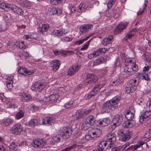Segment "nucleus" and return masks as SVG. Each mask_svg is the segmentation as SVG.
<instances>
[{
	"instance_id": "obj_1",
	"label": "nucleus",
	"mask_w": 151,
	"mask_h": 151,
	"mask_svg": "<svg viewBox=\"0 0 151 151\" xmlns=\"http://www.w3.org/2000/svg\"><path fill=\"white\" fill-rule=\"evenodd\" d=\"M120 100V97H115L111 99L108 100L103 104L101 109L102 113H109L117 109L118 107L119 101Z\"/></svg>"
},
{
	"instance_id": "obj_2",
	"label": "nucleus",
	"mask_w": 151,
	"mask_h": 151,
	"mask_svg": "<svg viewBox=\"0 0 151 151\" xmlns=\"http://www.w3.org/2000/svg\"><path fill=\"white\" fill-rule=\"evenodd\" d=\"M83 76V82L86 84L94 83L96 82L98 79L97 76L93 73H85Z\"/></svg>"
},
{
	"instance_id": "obj_3",
	"label": "nucleus",
	"mask_w": 151,
	"mask_h": 151,
	"mask_svg": "<svg viewBox=\"0 0 151 151\" xmlns=\"http://www.w3.org/2000/svg\"><path fill=\"white\" fill-rule=\"evenodd\" d=\"M95 121L94 116L92 115L87 117L82 123V129L84 131L87 130L94 124Z\"/></svg>"
},
{
	"instance_id": "obj_4",
	"label": "nucleus",
	"mask_w": 151,
	"mask_h": 151,
	"mask_svg": "<svg viewBox=\"0 0 151 151\" xmlns=\"http://www.w3.org/2000/svg\"><path fill=\"white\" fill-rule=\"evenodd\" d=\"M60 132L62 134L63 138L67 139L71 136L73 130L70 127L67 126L63 127L60 129Z\"/></svg>"
},
{
	"instance_id": "obj_5",
	"label": "nucleus",
	"mask_w": 151,
	"mask_h": 151,
	"mask_svg": "<svg viewBox=\"0 0 151 151\" xmlns=\"http://www.w3.org/2000/svg\"><path fill=\"white\" fill-rule=\"evenodd\" d=\"M47 141L42 138L35 139L31 144V145L35 148H42L45 145Z\"/></svg>"
},
{
	"instance_id": "obj_6",
	"label": "nucleus",
	"mask_w": 151,
	"mask_h": 151,
	"mask_svg": "<svg viewBox=\"0 0 151 151\" xmlns=\"http://www.w3.org/2000/svg\"><path fill=\"white\" fill-rule=\"evenodd\" d=\"M151 118V111L150 110L144 111L140 116L139 121L141 124Z\"/></svg>"
},
{
	"instance_id": "obj_7",
	"label": "nucleus",
	"mask_w": 151,
	"mask_h": 151,
	"mask_svg": "<svg viewBox=\"0 0 151 151\" xmlns=\"http://www.w3.org/2000/svg\"><path fill=\"white\" fill-rule=\"evenodd\" d=\"M45 87L44 83L42 81H38L35 82L31 87L32 90L40 92Z\"/></svg>"
},
{
	"instance_id": "obj_8",
	"label": "nucleus",
	"mask_w": 151,
	"mask_h": 151,
	"mask_svg": "<svg viewBox=\"0 0 151 151\" xmlns=\"http://www.w3.org/2000/svg\"><path fill=\"white\" fill-rule=\"evenodd\" d=\"M23 130V127L19 124L13 125L10 129L11 132L14 134L17 135L20 134Z\"/></svg>"
},
{
	"instance_id": "obj_9",
	"label": "nucleus",
	"mask_w": 151,
	"mask_h": 151,
	"mask_svg": "<svg viewBox=\"0 0 151 151\" xmlns=\"http://www.w3.org/2000/svg\"><path fill=\"white\" fill-rule=\"evenodd\" d=\"M122 119L123 118L121 114H117L113 120L114 124L111 126L112 128L114 129L116 127L119 126L121 124Z\"/></svg>"
},
{
	"instance_id": "obj_10",
	"label": "nucleus",
	"mask_w": 151,
	"mask_h": 151,
	"mask_svg": "<svg viewBox=\"0 0 151 151\" xmlns=\"http://www.w3.org/2000/svg\"><path fill=\"white\" fill-rule=\"evenodd\" d=\"M92 28V26L89 24H85L80 27V34L81 35L89 32Z\"/></svg>"
},
{
	"instance_id": "obj_11",
	"label": "nucleus",
	"mask_w": 151,
	"mask_h": 151,
	"mask_svg": "<svg viewBox=\"0 0 151 151\" xmlns=\"http://www.w3.org/2000/svg\"><path fill=\"white\" fill-rule=\"evenodd\" d=\"M68 32L69 30L67 29L62 28L59 30L54 29L52 33L53 35H56L58 37H60L65 35Z\"/></svg>"
},
{
	"instance_id": "obj_12",
	"label": "nucleus",
	"mask_w": 151,
	"mask_h": 151,
	"mask_svg": "<svg viewBox=\"0 0 151 151\" xmlns=\"http://www.w3.org/2000/svg\"><path fill=\"white\" fill-rule=\"evenodd\" d=\"M18 72L20 74L24 75H30L34 73V71L33 70H28L23 66H21L18 70Z\"/></svg>"
},
{
	"instance_id": "obj_13",
	"label": "nucleus",
	"mask_w": 151,
	"mask_h": 151,
	"mask_svg": "<svg viewBox=\"0 0 151 151\" xmlns=\"http://www.w3.org/2000/svg\"><path fill=\"white\" fill-rule=\"evenodd\" d=\"M80 65L78 64L70 67L68 71V74L69 76H72L75 74L79 69Z\"/></svg>"
},
{
	"instance_id": "obj_14",
	"label": "nucleus",
	"mask_w": 151,
	"mask_h": 151,
	"mask_svg": "<svg viewBox=\"0 0 151 151\" xmlns=\"http://www.w3.org/2000/svg\"><path fill=\"white\" fill-rule=\"evenodd\" d=\"M94 138L99 137L102 134L101 130L98 128H93L90 130Z\"/></svg>"
},
{
	"instance_id": "obj_15",
	"label": "nucleus",
	"mask_w": 151,
	"mask_h": 151,
	"mask_svg": "<svg viewBox=\"0 0 151 151\" xmlns=\"http://www.w3.org/2000/svg\"><path fill=\"white\" fill-rule=\"evenodd\" d=\"M55 122L54 118L53 117H46L44 118L42 121L43 124H47L48 125H52Z\"/></svg>"
},
{
	"instance_id": "obj_16",
	"label": "nucleus",
	"mask_w": 151,
	"mask_h": 151,
	"mask_svg": "<svg viewBox=\"0 0 151 151\" xmlns=\"http://www.w3.org/2000/svg\"><path fill=\"white\" fill-rule=\"evenodd\" d=\"M107 138L108 142H110V144H112L116 140V135L114 133H109L107 135Z\"/></svg>"
},
{
	"instance_id": "obj_17",
	"label": "nucleus",
	"mask_w": 151,
	"mask_h": 151,
	"mask_svg": "<svg viewBox=\"0 0 151 151\" xmlns=\"http://www.w3.org/2000/svg\"><path fill=\"white\" fill-rule=\"evenodd\" d=\"M114 36L112 35L108 36L104 39L102 41L103 44L106 45L111 43L113 40Z\"/></svg>"
},
{
	"instance_id": "obj_18",
	"label": "nucleus",
	"mask_w": 151,
	"mask_h": 151,
	"mask_svg": "<svg viewBox=\"0 0 151 151\" xmlns=\"http://www.w3.org/2000/svg\"><path fill=\"white\" fill-rule=\"evenodd\" d=\"M14 101V100L11 99H6L5 102L7 108H12L13 107L14 108H15L16 105Z\"/></svg>"
},
{
	"instance_id": "obj_19",
	"label": "nucleus",
	"mask_w": 151,
	"mask_h": 151,
	"mask_svg": "<svg viewBox=\"0 0 151 151\" xmlns=\"http://www.w3.org/2000/svg\"><path fill=\"white\" fill-rule=\"evenodd\" d=\"M13 78L14 76H8L7 78L6 86L9 89H11L13 87V81L12 79Z\"/></svg>"
},
{
	"instance_id": "obj_20",
	"label": "nucleus",
	"mask_w": 151,
	"mask_h": 151,
	"mask_svg": "<svg viewBox=\"0 0 151 151\" xmlns=\"http://www.w3.org/2000/svg\"><path fill=\"white\" fill-rule=\"evenodd\" d=\"M134 72H133L130 69L127 68V66L124 67V71L123 73V74L125 78H128L131 75H133Z\"/></svg>"
},
{
	"instance_id": "obj_21",
	"label": "nucleus",
	"mask_w": 151,
	"mask_h": 151,
	"mask_svg": "<svg viewBox=\"0 0 151 151\" xmlns=\"http://www.w3.org/2000/svg\"><path fill=\"white\" fill-rule=\"evenodd\" d=\"M128 83L130 84V86L132 88V90L134 91L137 89V86L138 85V83L137 80L134 79L130 80Z\"/></svg>"
},
{
	"instance_id": "obj_22",
	"label": "nucleus",
	"mask_w": 151,
	"mask_h": 151,
	"mask_svg": "<svg viewBox=\"0 0 151 151\" xmlns=\"http://www.w3.org/2000/svg\"><path fill=\"white\" fill-rule=\"evenodd\" d=\"M88 7V6L86 5V3L83 5V3H81L78 8L77 11L79 13L84 12Z\"/></svg>"
},
{
	"instance_id": "obj_23",
	"label": "nucleus",
	"mask_w": 151,
	"mask_h": 151,
	"mask_svg": "<svg viewBox=\"0 0 151 151\" xmlns=\"http://www.w3.org/2000/svg\"><path fill=\"white\" fill-rule=\"evenodd\" d=\"M49 28V26L47 24H44L42 25V27H38V30L39 32L43 33L47 31Z\"/></svg>"
},
{
	"instance_id": "obj_24",
	"label": "nucleus",
	"mask_w": 151,
	"mask_h": 151,
	"mask_svg": "<svg viewBox=\"0 0 151 151\" xmlns=\"http://www.w3.org/2000/svg\"><path fill=\"white\" fill-rule=\"evenodd\" d=\"M124 115L125 118L129 121L131 120L134 118V114L129 111H127L125 112Z\"/></svg>"
},
{
	"instance_id": "obj_25",
	"label": "nucleus",
	"mask_w": 151,
	"mask_h": 151,
	"mask_svg": "<svg viewBox=\"0 0 151 151\" xmlns=\"http://www.w3.org/2000/svg\"><path fill=\"white\" fill-rule=\"evenodd\" d=\"M52 63L53 70L54 71H56L60 67V62L57 60H55L52 61Z\"/></svg>"
},
{
	"instance_id": "obj_26",
	"label": "nucleus",
	"mask_w": 151,
	"mask_h": 151,
	"mask_svg": "<svg viewBox=\"0 0 151 151\" xmlns=\"http://www.w3.org/2000/svg\"><path fill=\"white\" fill-rule=\"evenodd\" d=\"M13 120L10 118L4 119L1 120V122L4 126H9L10 124L13 123Z\"/></svg>"
},
{
	"instance_id": "obj_27",
	"label": "nucleus",
	"mask_w": 151,
	"mask_h": 151,
	"mask_svg": "<svg viewBox=\"0 0 151 151\" xmlns=\"http://www.w3.org/2000/svg\"><path fill=\"white\" fill-rule=\"evenodd\" d=\"M24 99H22V101H31L32 99V97L28 94L24 93H21L20 95Z\"/></svg>"
},
{
	"instance_id": "obj_28",
	"label": "nucleus",
	"mask_w": 151,
	"mask_h": 151,
	"mask_svg": "<svg viewBox=\"0 0 151 151\" xmlns=\"http://www.w3.org/2000/svg\"><path fill=\"white\" fill-rule=\"evenodd\" d=\"M99 123L100 125L102 126H107L110 124V119L108 118H104L101 121H99Z\"/></svg>"
},
{
	"instance_id": "obj_29",
	"label": "nucleus",
	"mask_w": 151,
	"mask_h": 151,
	"mask_svg": "<svg viewBox=\"0 0 151 151\" xmlns=\"http://www.w3.org/2000/svg\"><path fill=\"white\" fill-rule=\"evenodd\" d=\"M148 2L147 1H145L143 5L142 8L140 9L139 11L137 13V15H142L144 12Z\"/></svg>"
},
{
	"instance_id": "obj_30",
	"label": "nucleus",
	"mask_w": 151,
	"mask_h": 151,
	"mask_svg": "<svg viewBox=\"0 0 151 151\" xmlns=\"http://www.w3.org/2000/svg\"><path fill=\"white\" fill-rule=\"evenodd\" d=\"M104 62V59L102 57L99 58L96 60L94 62L93 65L96 66L99 65Z\"/></svg>"
},
{
	"instance_id": "obj_31",
	"label": "nucleus",
	"mask_w": 151,
	"mask_h": 151,
	"mask_svg": "<svg viewBox=\"0 0 151 151\" xmlns=\"http://www.w3.org/2000/svg\"><path fill=\"white\" fill-rule=\"evenodd\" d=\"M15 7V5L6 3L5 5L4 10L7 11L10 10L14 11Z\"/></svg>"
},
{
	"instance_id": "obj_32",
	"label": "nucleus",
	"mask_w": 151,
	"mask_h": 151,
	"mask_svg": "<svg viewBox=\"0 0 151 151\" xmlns=\"http://www.w3.org/2000/svg\"><path fill=\"white\" fill-rule=\"evenodd\" d=\"M38 124V120L36 119L30 120L29 122V125L32 127H35Z\"/></svg>"
},
{
	"instance_id": "obj_33",
	"label": "nucleus",
	"mask_w": 151,
	"mask_h": 151,
	"mask_svg": "<svg viewBox=\"0 0 151 151\" xmlns=\"http://www.w3.org/2000/svg\"><path fill=\"white\" fill-rule=\"evenodd\" d=\"M103 86V85L101 84L96 85L93 88L91 91L95 95Z\"/></svg>"
},
{
	"instance_id": "obj_34",
	"label": "nucleus",
	"mask_w": 151,
	"mask_h": 151,
	"mask_svg": "<svg viewBox=\"0 0 151 151\" xmlns=\"http://www.w3.org/2000/svg\"><path fill=\"white\" fill-rule=\"evenodd\" d=\"M128 23L125 22L124 23H120L117 27L119 29V31L122 32L124 29H125L128 25Z\"/></svg>"
},
{
	"instance_id": "obj_35",
	"label": "nucleus",
	"mask_w": 151,
	"mask_h": 151,
	"mask_svg": "<svg viewBox=\"0 0 151 151\" xmlns=\"http://www.w3.org/2000/svg\"><path fill=\"white\" fill-rule=\"evenodd\" d=\"M137 75L138 77L142 79H144L147 81L149 80L148 75L146 74L139 73H137Z\"/></svg>"
},
{
	"instance_id": "obj_36",
	"label": "nucleus",
	"mask_w": 151,
	"mask_h": 151,
	"mask_svg": "<svg viewBox=\"0 0 151 151\" xmlns=\"http://www.w3.org/2000/svg\"><path fill=\"white\" fill-rule=\"evenodd\" d=\"M59 95L57 94H53L51 95L47 98V101H56L59 97Z\"/></svg>"
},
{
	"instance_id": "obj_37",
	"label": "nucleus",
	"mask_w": 151,
	"mask_h": 151,
	"mask_svg": "<svg viewBox=\"0 0 151 151\" xmlns=\"http://www.w3.org/2000/svg\"><path fill=\"white\" fill-rule=\"evenodd\" d=\"M62 137H63V136L61 134H57L54 136L52 139L55 142H59L60 141L61 138Z\"/></svg>"
},
{
	"instance_id": "obj_38",
	"label": "nucleus",
	"mask_w": 151,
	"mask_h": 151,
	"mask_svg": "<svg viewBox=\"0 0 151 151\" xmlns=\"http://www.w3.org/2000/svg\"><path fill=\"white\" fill-rule=\"evenodd\" d=\"M91 36V35L85 37L83 39L80 40L78 41H76L74 42V44L76 45H79L83 43L85 41H86L88 40Z\"/></svg>"
},
{
	"instance_id": "obj_39",
	"label": "nucleus",
	"mask_w": 151,
	"mask_h": 151,
	"mask_svg": "<svg viewBox=\"0 0 151 151\" xmlns=\"http://www.w3.org/2000/svg\"><path fill=\"white\" fill-rule=\"evenodd\" d=\"M122 140L123 141L125 142L129 140L131 138L129 133L128 132H125V134L123 136Z\"/></svg>"
},
{
	"instance_id": "obj_40",
	"label": "nucleus",
	"mask_w": 151,
	"mask_h": 151,
	"mask_svg": "<svg viewBox=\"0 0 151 151\" xmlns=\"http://www.w3.org/2000/svg\"><path fill=\"white\" fill-rule=\"evenodd\" d=\"M84 114H85L84 111L81 110H78L76 112V117L78 119L83 117Z\"/></svg>"
},
{
	"instance_id": "obj_41",
	"label": "nucleus",
	"mask_w": 151,
	"mask_h": 151,
	"mask_svg": "<svg viewBox=\"0 0 151 151\" xmlns=\"http://www.w3.org/2000/svg\"><path fill=\"white\" fill-rule=\"evenodd\" d=\"M14 11V12L20 15H22L24 13V12L22 9L16 5Z\"/></svg>"
},
{
	"instance_id": "obj_42",
	"label": "nucleus",
	"mask_w": 151,
	"mask_h": 151,
	"mask_svg": "<svg viewBox=\"0 0 151 151\" xmlns=\"http://www.w3.org/2000/svg\"><path fill=\"white\" fill-rule=\"evenodd\" d=\"M24 111H20L16 114V119H19L22 118L24 116Z\"/></svg>"
},
{
	"instance_id": "obj_43",
	"label": "nucleus",
	"mask_w": 151,
	"mask_h": 151,
	"mask_svg": "<svg viewBox=\"0 0 151 151\" xmlns=\"http://www.w3.org/2000/svg\"><path fill=\"white\" fill-rule=\"evenodd\" d=\"M106 142L104 141H102L100 142L98 145V148L102 149L103 151L104 148L106 145Z\"/></svg>"
},
{
	"instance_id": "obj_44",
	"label": "nucleus",
	"mask_w": 151,
	"mask_h": 151,
	"mask_svg": "<svg viewBox=\"0 0 151 151\" xmlns=\"http://www.w3.org/2000/svg\"><path fill=\"white\" fill-rule=\"evenodd\" d=\"M130 84H128L125 87V91L126 92L128 93H132L134 92V91L132 90V88L130 86Z\"/></svg>"
},
{
	"instance_id": "obj_45",
	"label": "nucleus",
	"mask_w": 151,
	"mask_h": 151,
	"mask_svg": "<svg viewBox=\"0 0 151 151\" xmlns=\"http://www.w3.org/2000/svg\"><path fill=\"white\" fill-rule=\"evenodd\" d=\"M123 126L125 128H128L131 127L132 126V124L130 121H127L123 124Z\"/></svg>"
},
{
	"instance_id": "obj_46",
	"label": "nucleus",
	"mask_w": 151,
	"mask_h": 151,
	"mask_svg": "<svg viewBox=\"0 0 151 151\" xmlns=\"http://www.w3.org/2000/svg\"><path fill=\"white\" fill-rule=\"evenodd\" d=\"M90 131H88V133L86 135L85 138L87 140H91L94 138L92 136V134Z\"/></svg>"
},
{
	"instance_id": "obj_47",
	"label": "nucleus",
	"mask_w": 151,
	"mask_h": 151,
	"mask_svg": "<svg viewBox=\"0 0 151 151\" xmlns=\"http://www.w3.org/2000/svg\"><path fill=\"white\" fill-rule=\"evenodd\" d=\"M144 138L146 139L151 138V127L150 129L145 134Z\"/></svg>"
},
{
	"instance_id": "obj_48",
	"label": "nucleus",
	"mask_w": 151,
	"mask_h": 151,
	"mask_svg": "<svg viewBox=\"0 0 151 151\" xmlns=\"http://www.w3.org/2000/svg\"><path fill=\"white\" fill-rule=\"evenodd\" d=\"M116 0H110L107 4V7L108 9H110L114 4Z\"/></svg>"
},
{
	"instance_id": "obj_49",
	"label": "nucleus",
	"mask_w": 151,
	"mask_h": 151,
	"mask_svg": "<svg viewBox=\"0 0 151 151\" xmlns=\"http://www.w3.org/2000/svg\"><path fill=\"white\" fill-rule=\"evenodd\" d=\"M17 145L15 144V143L13 142L10 144L9 147L10 149L13 150H17Z\"/></svg>"
},
{
	"instance_id": "obj_50",
	"label": "nucleus",
	"mask_w": 151,
	"mask_h": 151,
	"mask_svg": "<svg viewBox=\"0 0 151 151\" xmlns=\"http://www.w3.org/2000/svg\"><path fill=\"white\" fill-rule=\"evenodd\" d=\"M91 40V39H90L87 42L85 43L84 44L83 46L81 49V50H86L88 47L89 43L90 42Z\"/></svg>"
},
{
	"instance_id": "obj_51",
	"label": "nucleus",
	"mask_w": 151,
	"mask_h": 151,
	"mask_svg": "<svg viewBox=\"0 0 151 151\" xmlns=\"http://www.w3.org/2000/svg\"><path fill=\"white\" fill-rule=\"evenodd\" d=\"M61 39L63 42H68L72 41L73 38L72 37H62Z\"/></svg>"
},
{
	"instance_id": "obj_52",
	"label": "nucleus",
	"mask_w": 151,
	"mask_h": 151,
	"mask_svg": "<svg viewBox=\"0 0 151 151\" xmlns=\"http://www.w3.org/2000/svg\"><path fill=\"white\" fill-rule=\"evenodd\" d=\"M111 14V16L114 17V18H118L119 17V14L116 13V10L115 9H112Z\"/></svg>"
},
{
	"instance_id": "obj_53",
	"label": "nucleus",
	"mask_w": 151,
	"mask_h": 151,
	"mask_svg": "<svg viewBox=\"0 0 151 151\" xmlns=\"http://www.w3.org/2000/svg\"><path fill=\"white\" fill-rule=\"evenodd\" d=\"M134 35V33H131L130 32L129 33L126 35L125 37L124 38V40L125 41H127L128 39H130Z\"/></svg>"
},
{
	"instance_id": "obj_54",
	"label": "nucleus",
	"mask_w": 151,
	"mask_h": 151,
	"mask_svg": "<svg viewBox=\"0 0 151 151\" xmlns=\"http://www.w3.org/2000/svg\"><path fill=\"white\" fill-rule=\"evenodd\" d=\"M132 68L133 72L137 71L138 69L137 65L134 63L132 64Z\"/></svg>"
},
{
	"instance_id": "obj_55",
	"label": "nucleus",
	"mask_w": 151,
	"mask_h": 151,
	"mask_svg": "<svg viewBox=\"0 0 151 151\" xmlns=\"http://www.w3.org/2000/svg\"><path fill=\"white\" fill-rule=\"evenodd\" d=\"M55 8H49L48 9V11L49 12V13L50 15H54L55 14Z\"/></svg>"
},
{
	"instance_id": "obj_56",
	"label": "nucleus",
	"mask_w": 151,
	"mask_h": 151,
	"mask_svg": "<svg viewBox=\"0 0 151 151\" xmlns=\"http://www.w3.org/2000/svg\"><path fill=\"white\" fill-rule=\"evenodd\" d=\"M61 0H51L50 4L53 5H56L60 3Z\"/></svg>"
},
{
	"instance_id": "obj_57",
	"label": "nucleus",
	"mask_w": 151,
	"mask_h": 151,
	"mask_svg": "<svg viewBox=\"0 0 151 151\" xmlns=\"http://www.w3.org/2000/svg\"><path fill=\"white\" fill-rule=\"evenodd\" d=\"M72 102H68L66 103L65 105V107L66 109H70L72 108L73 105Z\"/></svg>"
},
{
	"instance_id": "obj_58",
	"label": "nucleus",
	"mask_w": 151,
	"mask_h": 151,
	"mask_svg": "<svg viewBox=\"0 0 151 151\" xmlns=\"http://www.w3.org/2000/svg\"><path fill=\"white\" fill-rule=\"evenodd\" d=\"M69 9H70V11L71 13H74L76 11V7L72 5H70Z\"/></svg>"
},
{
	"instance_id": "obj_59",
	"label": "nucleus",
	"mask_w": 151,
	"mask_h": 151,
	"mask_svg": "<svg viewBox=\"0 0 151 151\" xmlns=\"http://www.w3.org/2000/svg\"><path fill=\"white\" fill-rule=\"evenodd\" d=\"M24 42H21L18 43L19 47L20 49H24L26 47L25 45L24 44Z\"/></svg>"
},
{
	"instance_id": "obj_60",
	"label": "nucleus",
	"mask_w": 151,
	"mask_h": 151,
	"mask_svg": "<svg viewBox=\"0 0 151 151\" xmlns=\"http://www.w3.org/2000/svg\"><path fill=\"white\" fill-rule=\"evenodd\" d=\"M93 53L95 57L99 56V55L101 54L100 50L99 49L96 50L94 51L93 52Z\"/></svg>"
},
{
	"instance_id": "obj_61",
	"label": "nucleus",
	"mask_w": 151,
	"mask_h": 151,
	"mask_svg": "<svg viewBox=\"0 0 151 151\" xmlns=\"http://www.w3.org/2000/svg\"><path fill=\"white\" fill-rule=\"evenodd\" d=\"M95 95V94L91 91L87 94L86 99L88 100Z\"/></svg>"
},
{
	"instance_id": "obj_62",
	"label": "nucleus",
	"mask_w": 151,
	"mask_h": 151,
	"mask_svg": "<svg viewBox=\"0 0 151 151\" xmlns=\"http://www.w3.org/2000/svg\"><path fill=\"white\" fill-rule=\"evenodd\" d=\"M121 83V81H119L118 80H117L116 81H113L111 84L112 86H115L119 85Z\"/></svg>"
},
{
	"instance_id": "obj_63",
	"label": "nucleus",
	"mask_w": 151,
	"mask_h": 151,
	"mask_svg": "<svg viewBox=\"0 0 151 151\" xmlns=\"http://www.w3.org/2000/svg\"><path fill=\"white\" fill-rule=\"evenodd\" d=\"M55 14L60 15L62 13V10L60 9L56 8Z\"/></svg>"
},
{
	"instance_id": "obj_64",
	"label": "nucleus",
	"mask_w": 151,
	"mask_h": 151,
	"mask_svg": "<svg viewBox=\"0 0 151 151\" xmlns=\"http://www.w3.org/2000/svg\"><path fill=\"white\" fill-rule=\"evenodd\" d=\"M122 149L121 147L120 146L117 147L113 148L111 151H119L120 150Z\"/></svg>"
}]
</instances>
